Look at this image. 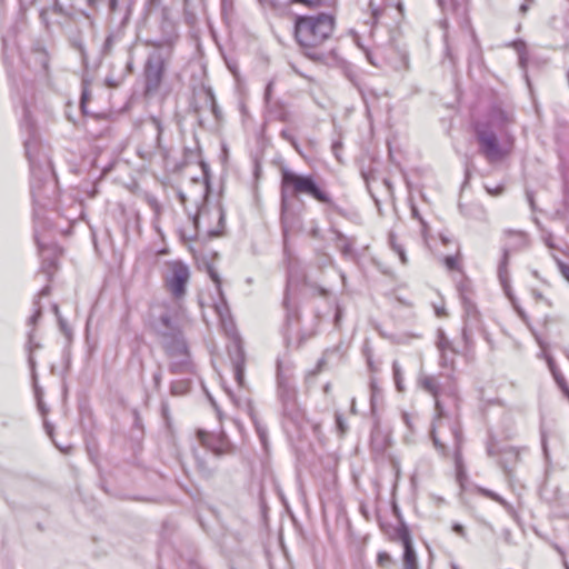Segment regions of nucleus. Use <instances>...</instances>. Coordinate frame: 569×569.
<instances>
[{"label":"nucleus","instance_id":"obj_21","mask_svg":"<svg viewBox=\"0 0 569 569\" xmlns=\"http://www.w3.org/2000/svg\"><path fill=\"white\" fill-rule=\"evenodd\" d=\"M169 371L173 375L192 373L194 365L191 360L190 352L183 356H177L176 359H170Z\"/></svg>","mask_w":569,"mask_h":569},{"label":"nucleus","instance_id":"obj_64","mask_svg":"<svg viewBox=\"0 0 569 569\" xmlns=\"http://www.w3.org/2000/svg\"><path fill=\"white\" fill-rule=\"evenodd\" d=\"M370 7L372 9V17L377 21L379 19V17L381 16L382 11L380 9H378V8H373L372 2H370Z\"/></svg>","mask_w":569,"mask_h":569},{"label":"nucleus","instance_id":"obj_53","mask_svg":"<svg viewBox=\"0 0 569 569\" xmlns=\"http://www.w3.org/2000/svg\"><path fill=\"white\" fill-rule=\"evenodd\" d=\"M38 59L41 62L42 69L46 71L48 69V57L46 52L39 51L37 52Z\"/></svg>","mask_w":569,"mask_h":569},{"label":"nucleus","instance_id":"obj_57","mask_svg":"<svg viewBox=\"0 0 569 569\" xmlns=\"http://www.w3.org/2000/svg\"><path fill=\"white\" fill-rule=\"evenodd\" d=\"M452 530L459 535L460 537L465 538L466 537V530H465V527L460 523H453L452 526Z\"/></svg>","mask_w":569,"mask_h":569},{"label":"nucleus","instance_id":"obj_27","mask_svg":"<svg viewBox=\"0 0 569 569\" xmlns=\"http://www.w3.org/2000/svg\"><path fill=\"white\" fill-rule=\"evenodd\" d=\"M40 347H41L40 343L34 341V329L32 328L28 332L27 349H28V352H29L28 362H29L30 369H31L33 375H34V370H36V360H34V357H33V351L39 349Z\"/></svg>","mask_w":569,"mask_h":569},{"label":"nucleus","instance_id":"obj_7","mask_svg":"<svg viewBox=\"0 0 569 569\" xmlns=\"http://www.w3.org/2000/svg\"><path fill=\"white\" fill-rule=\"evenodd\" d=\"M152 46L156 47V50L148 56L143 69L146 91L148 93L158 91L161 84L164 74L166 60L171 54L173 39L154 41L152 42Z\"/></svg>","mask_w":569,"mask_h":569},{"label":"nucleus","instance_id":"obj_59","mask_svg":"<svg viewBox=\"0 0 569 569\" xmlns=\"http://www.w3.org/2000/svg\"><path fill=\"white\" fill-rule=\"evenodd\" d=\"M411 212H412V217L418 219L421 224H422V228H423V231L426 230V227H427V223L423 221V219L421 218V216L419 214L418 210L416 207H412L411 209Z\"/></svg>","mask_w":569,"mask_h":569},{"label":"nucleus","instance_id":"obj_42","mask_svg":"<svg viewBox=\"0 0 569 569\" xmlns=\"http://www.w3.org/2000/svg\"><path fill=\"white\" fill-rule=\"evenodd\" d=\"M216 214H217V217L219 219V228H220V230L214 231L213 233L218 236V234L221 233V230L224 228V212H223L221 207L216 208Z\"/></svg>","mask_w":569,"mask_h":569},{"label":"nucleus","instance_id":"obj_45","mask_svg":"<svg viewBox=\"0 0 569 569\" xmlns=\"http://www.w3.org/2000/svg\"><path fill=\"white\" fill-rule=\"evenodd\" d=\"M492 500H495L498 503H500L508 512H512L513 511V507L507 500H505L500 495L495 493V497H493Z\"/></svg>","mask_w":569,"mask_h":569},{"label":"nucleus","instance_id":"obj_49","mask_svg":"<svg viewBox=\"0 0 569 569\" xmlns=\"http://www.w3.org/2000/svg\"><path fill=\"white\" fill-rule=\"evenodd\" d=\"M541 446H542V451H543L546 465H547V468H548L549 465H550V455H549V450H548L547 439H546L545 436H542V438H541Z\"/></svg>","mask_w":569,"mask_h":569},{"label":"nucleus","instance_id":"obj_55","mask_svg":"<svg viewBox=\"0 0 569 569\" xmlns=\"http://www.w3.org/2000/svg\"><path fill=\"white\" fill-rule=\"evenodd\" d=\"M207 99L210 102L212 112L217 116V104H216V100H214V97H213V93L211 90L207 91Z\"/></svg>","mask_w":569,"mask_h":569},{"label":"nucleus","instance_id":"obj_5","mask_svg":"<svg viewBox=\"0 0 569 569\" xmlns=\"http://www.w3.org/2000/svg\"><path fill=\"white\" fill-rule=\"evenodd\" d=\"M305 194L313 198L320 203L329 206L336 212L342 214V210L335 203L331 196L325 190L311 174H300L290 169L281 170L280 182V208L281 220L286 222L290 210L291 200Z\"/></svg>","mask_w":569,"mask_h":569},{"label":"nucleus","instance_id":"obj_13","mask_svg":"<svg viewBox=\"0 0 569 569\" xmlns=\"http://www.w3.org/2000/svg\"><path fill=\"white\" fill-rule=\"evenodd\" d=\"M228 352L233 367V378L237 385L244 387V351L241 346L239 336L234 332L231 345L228 347Z\"/></svg>","mask_w":569,"mask_h":569},{"label":"nucleus","instance_id":"obj_58","mask_svg":"<svg viewBox=\"0 0 569 569\" xmlns=\"http://www.w3.org/2000/svg\"><path fill=\"white\" fill-rule=\"evenodd\" d=\"M555 549L557 550V552L561 556L562 558V565L565 567V569H569V562L567 561L566 559V556H565V551L562 548H560L559 546H555Z\"/></svg>","mask_w":569,"mask_h":569},{"label":"nucleus","instance_id":"obj_61","mask_svg":"<svg viewBox=\"0 0 569 569\" xmlns=\"http://www.w3.org/2000/svg\"><path fill=\"white\" fill-rule=\"evenodd\" d=\"M310 236L315 239H320L321 238V232H320V229L318 226H315L311 228L310 230Z\"/></svg>","mask_w":569,"mask_h":569},{"label":"nucleus","instance_id":"obj_47","mask_svg":"<svg viewBox=\"0 0 569 569\" xmlns=\"http://www.w3.org/2000/svg\"><path fill=\"white\" fill-rule=\"evenodd\" d=\"M114 41H116V37L113 34H109L106 38L104 43H103V52L104 53L110 52V50L112 49V47L114 44Z\"/></svg>","mask_w":569,"mask_h":569},{"label":"nucleus","instance_id":"obj_35","mask_svg":"<svg viewBox=\"0 0 569 569\" xmlns=\"http://www.w3.org/2000/svg\"><path fill=\"white\" fill-rule=\"evenodd\" d=\"M516 49L519 53V64L521 68H526L527 64V53H526V44L522 41L515 43Z\"/></svg>","mask_w":569,"mask_h":569},{"label":"nucleus","instance_id":"obj_19","mask_svg":"<svg viewBox=\"0 0 569 569\" xmlns=\"http://www.w3.org/2000/svg\"><path fill=\"white\" fill-rule=\"evenodd\" d=\"M397 536L403 546V569H418L417 555L412 546L409 530L402 526L397 530Z\"/></svg>","mask_w":569,"mask_h":569},{"label":"nucleus","instance_id":"obj_63","mask_svg":"<svg viewBox=\"0 0 569 569\" xmlns=\"http://www.w3.org/2000/svg\"><path fill=\"white\" fill-rule=\"evenodd\" d=\"M531 3H533V0H525V2L519 8L520 12L526 13Z\"/></svg>","mask_w":569,"mask_h":569},{"label":"nucleus","instance_id":"obj_41","mask_svg":"<svg viewBox=\"0 0 569 569\" xmlns=\"http://www.w3.org/2000/svg\"><path fill=\"white\" fill-rule=\"evenodd\" d=\"M152 381H153V386H154V389L159 390L160 387H161V381H162V370H161V367L159 366L158 369L153 372L152 375Z\"/></svg>","mask_w":569,"mask_h":569},{"label":"nucleus","instance_id":"obj_24","mask_svg":"<svg viewBox=\"0 0 569 569\" xmlns=\"http://www.w3.org/2000/svg\"><path fill=\"white\" fill-rule=\"evenodd\" d=\"M50 295V286L49 284H46L40 291L39 293L36 296L34 300H33V307H34V311L32 313V316L28 319V325L29 326H36V323L39 321V319L41 318V306H40V299L42 297H47Z\"/></svg>","mask_w":569,"mask_h":569},{"label":"nucleus","instance_id":"obj_39","mask_svg":"<svg viewBox=\"0 0 569 569\" xmlns=\"http://www.w3.org/2000/svg\"><path fill=\"white\" fill-rule=\"evenodd\" d=\"M335 418H336V426H337V429L339 430V432L341 435H343L347 430H348V426L342 417V415L340 413H336L335 415Z\"/></svg>","mask_w":569,"mask_h":569},{"label":"nucleus","instance_id":"obj_37","mask_svg":"<svg viewBox=\"0 0 569 569\" xmlns=\"http://www.w3.org/2000/svg\"><path fill=\"white\" fill-rule=\"evenodd\" d=\"M363 353L366 356V359H367V363H368V367L370 368L371 371H377L378 370V367L375 365L373 360H372V355H371V350L369 348L368 345H365L363 347Z\"/></svg>","mask_w":569,"mask_h":569},{"label":"nucleus","instance_id":"obj_62","mask_svg":"<svg viewBox=\"0 0 569 569\" xmlns=\"http://www.w3.org/2000/svg\"><path fill=\"white\" fill-rule=\"evenodd\" d=\"M479 492H480L482 496H485V497H487V498H490V499H493L495 493H496L495 491L489 490V489H485V488H480V489H479Z\"/></svg>","mask_w":569,"mask_h":569},{"label":"nucleus","instance_id":"obj_23","mask_svg":"<svg viewBox=\"0 0 569 569\" xmlns=\"http://www.w3.org/2000/svg\"><path fill=\"white\" fill-rule=\"evenodd\" d=\"M388 243L390 249L399 257L402 266L408 263V257L406 253L405 244L398 239L397 234L392 231L389 232Z\"/></svg>","mask_w":569,"mask_h":569},{"label":"nucleus","instance_id":"obj_52","mask_svg":"<svg viewBox=\"0 0 569 569\" xmlns=\"http://www.w3.org/2000/svg\"><path fill=\"white\" fill-rule=\"evenodd\" d=\"M485 188H486L487 192L491 196H499L503 191V186H501V184L496 186L495 188H491L490 186L486 184Z\"/></svg>","mask_w":569,"mask_h":569},{"label":"nucleus","instance_id":"obj_54","mask_svg":"<svg viewBox=\"0 0 569 569\" xmlns=\"http://www.w3.org/2000/svg\"><path fill=\"white\" fill-rule=\"evenodd\" d=\"M233 0H221V10L223 13H227L232 10Z\"/></svg>","mask_w":569,"mask_h":569},{"label":"nucleus","instance_id":"obj_34","mask_svg":"<svg viewBox=\"0 0 569 569\" xmlns=\"http://www.w3.org/2000/svg\"><path fill=\"white\" fill-rule=\"evenodd\" d=\"M440 352V365L443 368H452L455 363V357L456 355H452L451 352H447V350L439 351Z\"/></svg>","mask_w":569,"mask_h":569},{"label":"nucleus","instance_id":"obj_9","mask_svg":"<svg viewBox=\"0 0 569 569\" xmlns=\"http://www.w3.org/2000/svg\"><path fill=\"white\" fill-rule=\"evenodd\" d=\"M508 242L502 249V257L498 266V278L508 297L510 296V279L508 272L509 256L511 252L522 250L528 246V236L522 231H506Z\"/></svg>","mask_w":569,"mask_h":569},{"label":"nucleus","instance_id":"obj_46","mask_svg":"<svg viewBox=\"0 0 569 569\" xmlns=\"http://www.w3.org/2000/svg\"><path fill=\"white\" fill-rule=\"evenodd\" d=\"M52 310H53L54 315H56V316H57V318H58V322H59L60 329H61L64 333H67V332H68V327H67L66 321H64V320L60 317V315H59V308H58V306H57V305H53V306H52Z\"/></svg>","mask_w":569,"mask_h":569},{"label":"nucleus","instance_id":"obj_2","mask_svg":"<svg viewBox=\"0 0 569 569\" xmlns=\"http://www.w3.org/2000/svg\"><path fill=\"white\" fill-rule=\"evenodd\" d=\"M420 386L435 399L436 418L431 427L433 446L442 457H452L458 478L465 473L463 435L459 419L460 398L456 382L446 377L441 382L435 376H423Z\"/></svg>","mask_w":569,"mask_h":569},{"label":"nucleus","instance_id":"obj_16","mask_svg":"<svg viewBox=\"0 0 569 569\" xmlns=\"http://www.w3.org/2000/svg\"><path fill=\"white\" fill-rule=\"evenodd\" d=\"M487 452L491 457L499 455L498 463L507 475L512 472L519 460V451L513 447H505L501 450H496L493 445H489Z\"/></svg>","mask_w":569,"mask_h":569},{"label":"nucleus","instance_id":"obj_22","mask_svg":"<svg viewBox=\"0 0 569 569\" xmlns=\"http://www.w3.org/2000/svg\"><path fill=\"white\" fill-rule=\"evenodd\" d=\"M266 113L269 120L286 122L288 121L289 118L286 106L279 100H274L270 103H267Z\"/></svg>","mask_w":569,"mask_h":569},{"label":"nucleus","instance_id":"obj_1","mask_svg":"<svg viewBox=\"0 0 569 569\" xmlns=\"http://www.w3.org/2000/svg\"><path fill=\"white\" fill-rule=\"evenodd\" d=\"M12 97L18 99L22 108L21 128L26 131V156L29 160L31 180L30 192L33 202V237L41 258L40 272L49 282L58 268V259L61 254L54 238L57 234L70 232L72 223L78 219L81 204L71 201V206L63 212L57 208V180L51 161L43 151L37 129L30 114V104L33 100V82L22 77H16L8 71Z\"/></svg>","mask_w":569,"mask_h":569},{"label":"nucleus","instance_id":"obj_14","mask_svg":"<svg viewBox=\"0 0 569 569\" xmlns=\"http://www.w3.org/2000/svg\"><path fill=\"white\" fill-rule=\"evenodd\" d=\"M512 122L513 118L509 111L503 110L499 106H492L488 111L487 119L476 124H488L495 131L499 132V134H503L505 132H509L508 127Z\"/></svg>","mask_w":569,"mask_h":569},{"label":"nucleus","instance_id":"obj_48","mask_svg":"<svg viewBox=\"0 0 569 569\" xmlns=\"http://www.w3.org/2000/svg\"><path fill=\"white\" fill-rule=\"evenodd\" d=\"M50 14H51V11L49 10V8H43L40 11V19L46 27H49V24H50Z\"/></svg>","mask_w":569,"mask_h":569},{"label":"nucleus","instance_id":"obj_31","mask_svg":"<svg viewBox=\"0 0 569 569\" xmlns=\"http://www.w3.org/2000/svg\"><path fill=\"white\" fill-rule=\"evenodd\" d=\"M148 204H149V207L152 209V211L154 213L153 226H154L156 229H158L157 223H158L161 210H162V206L160 204V202L154 197L148 198Z\"/></svg>","mask_w":569,"mask_h":569},{"label":"nucleus","instance_id":"obj_20","mask_svg":"<svg viewBox=\"0 0 569 569\" xmlns=\"http://www.w3.org/2000/svg\"><path fill=\"white\" fill-rule=\"evenodd\" d=\"M162 347L169 359L189 353L187 341L182 333L162 338Z\"/></svg>","mask_w":569,"mask_h":569},{"label":"nucleus","instance_id":"obj_33","mask_svg":"<svg viewBox=\"0 0 569 569\" xmlns=\"http://www.w3.org/2000/svg\"><path fill=\"white\" fill-rule=\"evenodd\" d=\"M451 340L446 336L445 331L439 329L437 333L436 346L439 351L447 350V346H449Z\"/></svg>","mask_w":569,"mask_h":569},{"label":"nucleus","instance_id":"obj_50","mask_svg":"<svg viewBox=\"0 0 569 569\" xmlns=\"http://www.w3.org/2000/svg\"><path fill=\"white\" fill-rule=\"evenodd\" d=\"M370 387H371L370 405H371V409L375 410L376 400H377V397H378L380 390L376 387V385L373 382H371Z\"/></svg>","mask_w":569,"mask_h":569},{"label":"nucleus","instance_id":"obj_18","mask_svg":"<svg viewBox=\"0 0 569 569\" xmlns=\"http://www.w3.org/2000/svg\"><path fill=\"white\" fill-rule=\"evenodd\" d=\"M150 124L154 133V141L146 150H139V154L142 159H151V157L159 151L163 157L168 156V150L161 144V137L163 133V127L161 121L157 117L150 118Z\"/></svg>","mask_w":569,"mask_h":569},{"label":"nucleus","instance_id":"obj_30","mask_svg":"<svg viewBox=\"0 0 569 569\" xmlns=\"http://www.w3.org/2000/svg\"><path fill=\"white\" fill-rule=\"evenodd\" d=\"M392 372H393V379L396 387L399 391L405 390L403 386V377H402V370L398 361H393L392 363Z\"/></svg>","mask_w":569,"mask_h":569},{"label":"nucleus","instance_id":"obj_6","mask_svg":"<svg viewBox=\"0 0 569 569\" xmlns=\"http://www.w3.org/2000/svg\"><path fill=\"white\" fill-rule=\"evenodd\" d=\"M475 134L479 146V152L489 163L501 161L513 149L515 138L510 132L499 134L488 124H476Z\"/></svg>","mask_w":569,"mask_h":569},{"label":"nucleus","instance_id":"obj_51","mask_svg":"<svg viewBox=\"0 0 569 569\" xmlns=\"http://www.w3.org/2000/svg\"><path fill=\"white\" fill-rule=\"evenodd\" d=\"M360 93L362 96L367 110L369 111V100L370 98H375V93L371 90H360Z\"/></svg>","mask_w":569,"mask_h":569},{"label":"nucleus","instance_id":"obj_4","mask_svg":"<svg viewBox=\"0 0 569 569\" xmlns=\"http://www.w3.org/2000/svg\"><path fill=\"white\" fill-rule=\"evenodd\" d=\"M295 363L290 359L277 360V398L281 406L282 425L287 432L302 428L306 417L297 401Z\"/></svg>","mask_w":569,"mask_h":569},{"label":"nucleus","instance_id":"obj_36","mask_svg":"<svg viewBox=\"0 0 569 569\" xmlns=\"http://www.w3.org/2000/svg\"><path fill=\"white\" fill-rule=\"evenodd\" d=\"M445 264L449 270H458L459 269V258L457 256H447L445 257Z\"/></svg>","mask_w":569,"mask_h":569},{"label":"nucleus","instance_id":"obj_32","mask_svg":"<svg viewBox=\"0 0 569 569\" xmlns=\"http://www.w3.org/2000/svg\"><path fill=\"white\" fill-rule=\"evenodd\" d=\"M189 388V383L186 380H176L171 382L170 390L172 395H182Z\"/></svg>","mask_w":569,"mask_h":569},{"label":"nucleus","instance_id":"obj_3","mask_svg":"<svg viewBox=\"0 0 569 569\" xmlns=\"http://www.w3.org/2000/svg\"><path fill=\"white\" fill-rule=\"evenodd\" d=\"M335 24V17L326 12L296 17L295 39L306 57L325 60V44L331 39Z\"/></svg>","mask_w":569,"mask_h":569},{"label":"nucleus","instance_id":"obj_40","mask_svg":"<svg viewBox=\"0 0 569 569\" xmlns=\"http://www.w3.org/2000/svg\"><path fill=\"white\" fill-rule=\"evenodd\" d=\"M49 10L51 11V13L59 16H64L67 13L62 4L59 2V0H53L52 6L49 8Z\"/></svg>","mask_w":569,"mask_h":569},{"label":"nucleus","instance_id":"obj_43","mask_svg":"<svg viewBox=\"0 0 569 569\" xmlns=\"http://www.w3.org/2000/svg\"><path fill=\"white\" fill-rule=\"evenodd\" d=\"M272 91H273V81H269L264 89V103H270L274 101L272 99Z\"/></svg>","mask_w":569,"mask_h":569},{"label":"nucleus","instance_id":"obj_17","mask_svg":"<svg viewBox=\"0 0 569 569\" xmlns=\"http://www.w3.org/2000/svg\"><path fill=\"white\" fill-rule=\"evenodd\" d=\"M329 231L333 236L331 241L335 243V247L340 251L341 256L346 259H355V246L357 243L356 237L347 236L333 226L330 227Z\"/></svg>","mask_w":569,"mask_h":569},{"label":"nucleus","instance_id":"obj_10","mask_svg":"<svg viewBox=\"0 0 569 569\" xmlns=\"http://www.w3.org/2000/svg\"><path fill=\"white\" fill-rule=\"evenodd\" d=\"M184 313L178 306H164L157 316L153 327L159 336L167 338L182 333Z\"/></svg>","mask_w":569,"mask_h":569},{"label":"nucleus","instance_id":"obj_38","mask_svg":"<svg viewBox=\"0 0 569 569\" xmlns=\"http://www.w3.org/2000/svg\"><path fill=\"white\" fill-rule=\"evenodd\" d=\"M209 276H210L211 280L216 284L217 292L222 298L221 280H220V277H219L218 272L216 270H213V269H209Z\"/></svg>","mask_w":569,"mask_h":569},{"label":"nucleus","instance_id":"obj_25","mask_svg":"<svg viewBox=\"0 0 569 569\" xmlns=\"http://www.w3.org/2000/svg\"><path fill=\"white\" fill-rule=\"evenodd\" d=\"M551 27L569 39V11L563 12L560 16H555L551 19Z\"/></svg>","mask_w":569,"mask_h":569},{"label":"nucleus","instance_id":"obj_15","mask_svg":"<svg viewBox=\"0 0 569 569\" xmlns=\"http://www.w3.org/2000/svg\"><path fill=\"white\" fill-rule=\"evenodd\" d=\"M198 437L202 446L218 457L230 450V442L223 433L199 431Z\"/></svg>","mask_w":569,"mask_h":569},{"label":"nucleus","instance_id":"obj_60","mask_svg":"<svg viewBox=\"0 0 569 569\" xmlns=\"http://www.w3.org/2000/svg\"><path fill=\"white\" fill-rule=\"evenodd\" d=\"M390 561V556L387 552H380L378 555V562L380 565H385L386 562Z\"/></svg>","mask_w":569,"mask_h":569},{"label":"nucleus","instance_id":"obj_28","mask_svg":"<svg viewBox=\"0 0 569 569\" xmlns=\"http://www.w3.org/2000/svg\"><path fill=\"white\" fill-rule=\"evenodd\" d=\"M546 360H547V363H548V367L556 380V382L563 389L566 390L567 389V383H566V380H565V377L560 373V371L558 370V368L556 367V363L552 359V357L550 356H546Z\"/></svg>","mask_w":569,"mask_h":569},{"label":"nucleus","instance_id":"obj_44","mask_svg":"<svg viewBox=\"0 0 569 569\" xmlns=\"http://www.w3.org/2000/svg\"><path fill=\"white\" fill-rule=\"evenodd\" d=\"M280 136L281 138H283L284 140L289 141L296 149H297V141H296V138L293 137V134L290 132V130L288 129H282L280 131Z\"/></svg>","mask_w":569,"mask_h":569},{"label":"nucleus","instance_id":"obj_12","mask_svg":"<svg viewBox=\"0 0 569 569\" xmlns=\"http://www.w3.org/2000/svg\"><path fill=\"white\" fill-rule=\"evenodd\" d=\"M302 279L303 274L296 269V266L289 263L287 271V287L283 298V307L286 309V322L288 328L292 327L295 323H298L299 320V315L297 311L293 296H296L298 287L300 286Z\"/></svg>","mask_w":569,"mask_h":569},{"label":"nucleus","instance_id":"obj_8","mask_svg":"<svg viewBox=\"0 0 569 569\" xmlns=\"http://www.w3.org/2000/svg\"><path fill=\"white\" fill-rule=\"evenodd\" d=\"M461 303L463 309V327L461 335L465 352L469 355L475 350V337L481 335L487 339V333L479 310L465 293H461Z\"/></svg>","mask_w":569,"mask_h":569},{"label":"nucleus","instance_id":"obj_56","mask_svg":"<svg viewBox=\"0 0 569 569\" xmlns=\"http://www.w3.org/2000/svg\"><path fill=\"white\" fill-rule=\"evenodd\" d=\"M559 269H560L562 277L569 282V264L559 262Z\"/></svg>","mask_w":569,"mask_h":569},{"label":"nucleus","instance_id":"obj_26","mask_svg":"<svg viewBox=\"0 0 569 569\" xmlns=\"http://www.w3.org/2000/svg\"><path fill=\"white\" fill-rule=\"evenodd\" d=\"M249 413L251 421L254 426L256 432L264 448H267L268 441V430L267 427L258 419L257 415L253 412L252 408H249Z\"/></svg>","mask_w":569,"mask_h":569},{"label":"nucleus","instance_id":"obj_11","mask_svg":"<svg viewBox=\"0 0 569 569\" xmlns=\"http://www.w3.org/2000/svg\"><path fill=\"white\" fill-rule=\"evenodd\" d=\"M168 272L163 277L164 286L174 299H181L187 291V284L190 278L189 267L180 261L167 262Z\"/></svg>","mask_w":569,"mask_h":569},{"label":"nucleus","instance_id":"obj_29","mask_svg":"<svg viewBox=\"0 0 569 569\" xmlns=\"http://www.w3.org/2000/svg\"><path fill=\"white\" fill-rule=\"evenodd\" d=\"M296 3H302L310 8H331L336 4L337 0H293Z\"/></svg>","mask_w":569,"mask_h":569}]
</instances>
